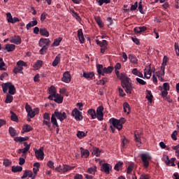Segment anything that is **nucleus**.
<instances>
[{
	"label": "nucleus",
	"mask_w": 179,
	"mask_h": 179,
	"mask_svg": "<svg viewBox=\"0 0 179 179\" xmlns=\"http://www.w3.org/2000/svg\"><path fill=\"white\" fill-rule=\"evenodd\" d=\"M132 74L138 76L142 79H145V77L144 75H143V73H141V72H139V71H138V69H133L132 70Z\"/></svg>",
	"instance_id": "b1692460"
},
{
	"label": "nucleus",
	"mask_w": 179,
	"mask_h": 179,
	"mask_svg": "<svg viewBox=\"0 0 179 179\" xmlns=\"http://www.w3.org/2000/svg\"><path fill=\"white\" fill-rule=\"evenodd\" d=\"M15 142H24L27 141V138L24 137H16L13 139Z\"/></svg>",
	"instance_id": "3c124183"
},
{
	"label": "nucleus",
	"mask_w": 179,
	"mask_h": 179,
	"mask_svg": "<svg viewBox=\"0 0 179 179\" xmlns=\"http://www.w3.org/2000/svg\"><path fill=\"white\" fill-rule=\"evenodd\" d=\"M71 115L72 117H75L76 121H81L83 120V116L82 115V112H80L78 109L77 108H73L72 110V113H71Z\"/></svg>",
	"instance_id": "1a4fd4ad"
},
{
	"label": "nucleus",
	"mask_w": 179,
	"mask_h": 179,
	"mask_svg": "<svg viewBox=\"0 0 179 179\" xmlns=\"http://www.w3.org/2000/svg\"><path fill=\"white\" fill-rule=\"evenodd\" d=\"M95 22L97 23V25H99V28L103 27V23L102 22L100 17H95Z\"/></svg>",
	"instance_id": "ea45409f"
},
{
	"label": "nucleus",
	"mask_w": 179,
	"mask_h": 179,
	"mask_svg": "<svg viewBox=\"0 0 179 179\" xmlns=\"http://www.w3.org/2000/svg\"><path fill=\"white\" fill-rule=\"evenodd\" d=\"M136 80L137 81V83L139 84V85H141L143 86L146 85V82L145 80L139 78H136Z\"/></svg>",
	"instance_id": "864d4df0"
},
{
	"label": "nucleus",
	"mask_w": 179,
	"mask_h": 179,
	"mask_svg": "<svg viewBox=\"0 0 179 179\" xmlns=\"http://www.w3.org/2000/svg\"><path fill=\"white\" fill-rule=\"evenodd\" d=\"M3 164L5 166H9L10 165H11V162L9 159H5Z\"/></svg>",
	"instance_id": "774afa93"
},
{
	"label": "nucleus",
	"mask_w": 179,
	"mask_h": 179,
	"mask_svg": "<svg viewBox=\"0 0 179 179\" xmlns=\"http://www.w3.org/2000/svg\"><path fill=\"white\" fill-rule=\"evenodd\" d=\"M124 165V162H119L116 163L115 166H114V170L116 171H119L121 169H122V166Z\"/></svg>",
	"instance_id": "2f4dec72"
},
{
	"label": "nucleus",
	"mask_w": 179,
	"mask_h": 179,
	"mask_svg": "<svg viewBox=\"0 0 179 179\" xmlns=\"http://www.w3.org/2000/svg\"><path fill=\"white\" fill-rule=\"evenodd\" d=\"M79 150L80 151V154L82 155V158H87L90 155V152L87 150H85L83 148H80Z\"/></svg>",
	"instance_id": "4be33fe9"
},
{
	"label": "nucleus",
	"mask_w": 179,
	"mask_h": 179,
	"mask_svg": "<svg viewBox=\"0 0 179 179\" xmlns=\"http://www.w3.org/2000/svg\"><path fill=\"white\" fill-rule=\"evenodd\" d=\"M39 168H40V163L38 162L34 163V168H33L34 174L36 175L38 173Z\"/></svg>",
	"instance_id": "e433bc0d"
},
{
	"label": "nucleus",
	"mask_w": 179,
	"mask_h": 179,
	"mask_svg": "<svg viewBox=\"0 0 179 179\" xmlns=\"http://www.w3.org/2000/svg\"><path fill=\"white\" fill-rule=\"evenodd\" d=\"M48 99H50V101H55V103L60 104L63 103L64 97L59 94H57L52 96V97H50V96H48Z\"/></svg>",
	"instance_id": "9d476101"
},
{
	"label": "nucleus",
	"mask_w": 179,
	"mask_h": 179,
	"mask_svg": "<svg viewBox=\"0 0 179 179\" xmlns=\"http://www.w3.org/2000/svg\"><path fill=\"white\" fill-rule=\"evenodd\" d=\"M62 40H63L62 38H55L53 43H52V47H58V46H59V44H60V43L62 42Z\"/></svg>",
	"instance_id": "f704fd0d"
},
{
	"label": "nucleus",
	"mask_w": 179,
	"mask_h": 179,
	"mask_svg": "<svg viewBox=\"0 0 179 179\" xmlns=\"http://www.w3.org/2000/svg\"><path fill=\"white\" fill-rule=\"evenodd\" d=\"M43 120L47 121H51V117H50V114L48 113H45V114H43Z\"/></svg>",
	"instance_id": "0e129e2a"
},
{
	"label": "nucleus",
	"mask_w": 179,
	"mask_h": 179,
	"mask_svg": "<svg viewBox=\"0 0 179 179\" xmlns=\"http://www.w3.org/2000/svg\"><path fill=\"white\" fill-rule=\"evenodd\" d=\"M87 134V132H83L82 131H77L76 136L79 139H82V138L86 137Z\"/></svg>",
	"instance_id": "473e14b6"
},
{
	"label": "nucleus",
	"mask_w": 179,
	"mask_h": 179,
	"mask_svg": "<svg viewBox=\"0 0 179 179\" xmlns=\"http://www.w3.org/2000/svg\"><path fill=\"white\" fill-rule=\"evenodd\" d=\"M96 69H97V73L99 76H104V74H110L112 73L114 68L112 66H108L107 68L104 67L102 64L96 65Z\"/></svg>",
	"instance_id": "7ed1b4c3"
},
{
	"label": "nucleus",
	"mask_w": 179,
	"mask_h": 179,
	"mask_svg": "<svg viewBox=\"0 0 179 179\" xmlns=\"http://www.w3.org/2000/svg\"><path fill=\"white\" fill-rule=\"evenodd\" d=\"M147 30L146 27H134V33L137 34H141L143 32H145Z\"/></svg>",
	"instance_id": "6ab92c4d"
},
{
	"label": "nucleus",
	"mask_w": 179,
	"mask_h": 179,
	"mask_svg": "<svg viewBox=\"0 0 179 179\" xmlns=\"http://www.w3.org/2000/svg\"><path fill=\"white\" fill-rule=\"evenodd\" d=\"M1 87L3 88V93H6L8 90H9L10 95H13L16 93V89H15V86L11 83L2 84Z\"/></svg>",
	"instance_id": "423d86ee"
},
{
	"label": "nucleus",
	"mask_w": 179,
	"mask_h": 179,
	"mask_svg": "<svg viewBox=\"0 0 179 179\" xmlns=\"http://www.w3.org/2000/svg\"><path fill=\"white\" fill-rule=\"evenodd\" d=\"M141 159L143 163V166H144L145 169H148L150 166V162L152 159V157H151L148 152H145L141 154Z\"/></svg>",
	"instance_id": "20e7f679"
},
{
	"label": "nucleus",
	"mask_w": 179,
	"mask_h": 179,
	"mask_svg": "<svg viewBox=\"0 0 179 179\" xmlns=\"http://www.w3.org/2000/svg\"><path fill=\"white\" fill-rule=\"evenodd\" d=\"M95 76V73L94 72H83V78L87 80H92Z\"/></svg>",
	"instance_id": "dca6fc26"
},
{
	"label": "nucleus",
	"mask_w": 179,
	"mask_h": 179,
	"mask_svg": "<svg viewBox=\"0 0 179 179\" xmlns=\"http://www.w3.org/2000/svg\"><path fill=\"white\" fill-rule=\"evenodd\" d=\"M146 69H148V71H146ZM145 71H146V72L144 73L145 78L150 79V77H151V73H153L151 71V64L146 66V69H145Z\"/></svg>",
	"instance_id": "aec40b11"
},
{
	"label": "nucleus",
	"mask_w": 179,
	"mask_h": 179,
	"mask_svg": "<svg viewBox=\"0 0 179 179\" xmlns=\"http://www.w3.org/2000/svg\"><path fill=\"white\" fill-rule=\"evenodd\" d=\"M146 92L148 93V95H146V99H148V101H149L150 103H152V94L151 93V91L146 90Z\"/></svg>",
	"instance_id": "c9c22d12"
},
{
	"label": "nucleus",
	"mask_w": 179,
	"mask_h": 179,
	"mask_svg": "<svg viewBox=\"0 0 179 179\" xmlns=\"http://www.w3.org/2000/svg\"><path fill=\"white\" fill-rule=\"evenodd\" d=\"M121 86L124 89V92L129 94H132L134 91V84L129 83L130 79L126 77L125 73L120 74Z\"/></svg>",
	"instance_id": "f257e3e1"
},
{
	"label": "nucleus",
	"mask_w": 179,
	"mask_h": 179,
	"mask_svg": "<svg viewBox=\"0 0 179 179\" xmlns=\"http://www.w3.org/2000/svg\"><path fill=\"white\" fill-rule=\"evenodd\" d=\"M9 41L11 43L16 44L17 45H19L22 43V39H21V37H20V36L15 35V36H12L11 38H10Z\"/></svg>",
	"instance_id": "f8f14e48"
},
{
	"label": "nucleus",
	"mask_w": 179,
	"mask_h": 179,
	"mask_svg": "<svg viewBox=\"0 0 179 179\" xmlns=\"http://www.w3.org/2000/svg\"><path fill=\"white\" fill-rule=\"evenodd\" d=\"M73 169H75V166H69L68 164H63V166L59 165L58 167L55 168V171L60 173H65L73 170Z\"/></svg>",
	"instance_id": "0eeeda50"
},
{
	"label": "nucleus",
	"mask_w": 179,
	"mask_h": 179,
	"mask_svg": "<svg viewBox=\"0 0 179 179\" xmlns=\"http://www.w3.org/2000/svg\"><path fill=\"white\" fill-rule=\"evenodd\" d=\"M103 106H99L96 109L95 113H97V120L99 121H102L103 120Z\"/></svg>",
	"instance_id": "9b49d317"
},
{
	"label": "nucleus",
	"mask_w": 179,
	"mask_h": 179,
	"mask_svg": "<svg viewBox=\"0 0 179 179\" xmlns=\"http://www.w3.org/2000/svg\"><path fill=\"white\" fill-rule=\"evenodd\" d=\"M87 114L90 115L91 119L92 120H95L96 118H97V113L95 111L94 109H89L87 110Z\"/></svg>",
	"instance_id": "5701e85b"
},
{
	"label": "nucleus",
	"mask_w": 179,
	"mask_h": 179,
	"mask_svg": "<svg viewBox=\"0 0 179 179\" xmlns=\"http://www.w3.org/2000/svg\"><path fill=\"white\" fill-rule=\"evenodd\" d=\"M22 70H23L22 66H17L13 69V72L15 74L21 73Z\"/></svg>",
	"instance_id": "a18cd8bd"
},
{
	"label": "nucleus",
	"mask_w": 179,
	"mask_h": 179,
	"mask_svg": "<svg viewBox=\"0 0 179 179\" xmlns=\"http://www.w3.org/2000/svg\"><path fill=\"white\" fill-rule=\"evenodd\" d=\"M11 171L13 173L21 172L22 171V166H13L11 169Z\"/></svg>",
	"instance_id": "37998d69"
},
{
	"label": "nucleus",
	"mask_w": 179,
	"mask_h": 179,
	"mask_svg": "<svg viewBox=\"0 0 179 179\" xmlns=\"http://www.w3.org/2000/svg\"><path fill=\"white\" fill-rule=\"evenodd\" d=\"M138 7V3L136 2V3H134V5L131 6L130 10L135 11L136 10H137Z\"/></svg>",
	"instance_id": "e2e57ef3"
},
{
	"label": "nucleus",
	"mask_w": 179,
	"mask_h": 179,
	"mask_svg": "<svg viewBox=\"0 0 179 179\" xmlns=\"http://www.w3.org/2000/svg\"><path fill=\"white\" fill-rule=\"evenodd\" d=\"M51 120H43L42 122L43 125H46L47 127H48V128H51V124L52 122H50Z\"/></svg>",
	"instance_id": "bf43d9fd"
},
{
	"label": "nucleus",
	"mask_w": 179,
	"mask_h": 179,
	"mask_svg": "<svg viewBox=\"0 0 179 179\" xmlns=\"http://www.w3.org/2000/svg\"><path fill=\"white\" fill-rule=\"evenodd\" d=\"M55 163L52 161H48V162H47V166L50 167V169H55Z\"/></svg>",
	"instance_id": "69168bd1"
},
{
	"label": "nucleus",
	"mask_w": 179,
	"mask_h": 179,
	"mask_svg": "<svg viewBox=\"0 0 179 179\" xmlns=\"http://www.w3.org/2000/svg\"><path fill=\"white\" fill-rule=\"evenodd\" d=\"M132 171H134V164H129V167H127V174H131L132 173Z\"/></svg>",
	"instance_id": "680f3d73"
},
{
	"label": "nucleus",
	"mask_w": 179,
	"mask_h": 179,
	"mask_svg": "<svg viewBox=\"0 0 179 179\" xmlns=\"http://www.w3.org/2000/svg\"><path fill=\"white\" fill-rule=\"evenodd\" d=\"M13 101V96L12 95L6 94V99H5V103H10Z\"/></svg>",
	"instance_id": "a19ab883"
},
{
	"label": "nucleus",
	"mask_w": 179,
	"mask_h": 179,
	"mask_svg": "<svg viewBox=\"0 0 179 179\" xmlns=\"http://www.w3.org/2000/svg\"><path fill=\"white\" fill-rule=\"evenodd\" d=\"M44 155L45 154L43 153V148H40V149L35 151V157H36L38 160L43 161Z\"/></svg>",
	"instance_id": "ddd939ff"
},
{
	"label": "nucleus",
	"mask_w": 179,
	"mask_h": 179,
	"mask_svg": "<svg viewBox=\"0 0 179 179\" xmlns=\"http://www.w3.org/2000/svg\"><path fill=\"white\" fill-rule=\"evenodd\" d=\"M109 122H110V129H112L113 134L115 132V129L120 131L122 129V124L123 123H121L120 121L116 120L115 118H110L109 120Z\"/></svg>",
	"instance_id": "39448f33"
},
{
	"label": "nucleus",
	"mask_w": 179,
	"mask_h": 179,
	"mask_svg": "<svg viewBox=\"0 0 179 179\" xmlns=\"http://www.w3.org/2000/svg\"><path fill=\"white\" fill-rule=\"evenodd\" d=\"M173 48H175V52L176 53V55L179 57V47H178V43H175L173 44Z\"/></svg>",
	"instance_id": "603ef678"
},
{
	"label": "nucleus",
	"mask_w": 179,
	"mask_h": 179,
	"mask_svg": "<svg viewBox=\"0 0 179 179\" xmlns=\"http://www.w3.org/2000/svg\"><path fill=\"white\" fill-rule=\"evenodd\" d=\"M38 33H40V35H41L42 36L48 37L50 36V33L45 27H42L41 29H40V31H38Z\"/></svg>",
	"instance_id": "bb28decb"
},
{
	"label": "nucleus",
	"mask_w": 179,
	"mask_h": 179,
	"mask_svg": "<svg viewBox=\"0 0 179 179\" xmlns=\"http://www.w3.org/2000/svg\"><path fill=\"white\" fill-rule=\"evenodd\" d=\"M62 81L65 83H69L71 81V76H70L69 71L64 73Z\"/></svg>",
	"instance_id": "2eb2a0df"
},
{
	"label": "nucleus",
	"mask_w": 179,
	"mask_h": 179,
	"mask_svg": "<svg viewBox=\"0 0 179 179\" xmlns=\"http://www.w3.org/2000/svg\"><path fill=\"white\" fill-rule=\"evenodd\" d=\"M51 41L49 38H41L38 41V47H48Z\"/></svg>",
	"instance_id": "4468645a"
},
{
	"label": "nucleus",
	"mask_w": 179,
	"mask_h": 179,
	"mask_svg": "<svg viewBox=\"0 0 179 179\" xmlns=\"http://www.w3.org/2000/svg\"><path fill=\"white\" fill-rule=\"evenodd\" d=\"M169 60V59H168L166 56H164V57H163V62H162L161 67H166V63L168 62Z\"/></svg>",
	"instance_id": "5fc2aeb1"
},
{
	"label": "nucleus",
	"mask_w": 179,
	"mask_h": 179,
	"mask_svg": "<svg viewBox=\"0 0 179 179\" xmlns=\"http://www.w3.org/2000/svg\"><path fill=\"white\" fill-rule=\"evenodd\" d=\"M101 151L99 148H95L92 151V155H95L96 157H100Z\"/></svg>",
	"instance_id": "8fccbe9b"
},
{
	"label": "nucleus",
	"mask_w": 179,
	"mask_h": 179,
	"mask_svg": "<svg viewBox=\"0 0 179 179\" xmlns=\"http://www.w3.org/2000/svg\"><path fill=\"white\" fill-rule=\"evenodd\" d=\"M97 3H99V6H102L103 3L109 4L110 3V0H96Z\"/></svg>",
	"instance_id": "49530a36"
},
{
	"label": "nucleus",
	"mask_w": 179,
	"mask_h": 179,
	"mask_svg": "<svg viewBox=\"0 0 179 179\" xmlns=\"http://www.w3.org/2000/svg\"><path fill=\"white\" fill-rule=\"evenodd\" d=\"M127 143H129V140H127V138H126L125 137H122V148H125L126 145H127Z\"/></svg>",
	"instance_id": "13d9d810"
},
{
	"label": "nucleus",
	"mask_w": 179,
	"mask_h": 179,
	"mask_svg": "<svg viewBox=\"0 0 179 179\" xmlns=\"http://www.w3.org/2000/svg\"><path fill=\"white\" fill-rule=\"evenodd\" d=\"M37 24H38V21L36 20L29 22V23H28L26 26L27 30H29L30 28L35 27Z\"/></svg>",
	"instance_id": "72a5a7b5"
},
{
	"label": "nucleus",
	"mask_w": 179,
	"mask_h": 179,
	"mask_svg": "<svg viewBox=\"0 0 179 179\" xmlns=\"http://www.w3.org/2000/svg\"><path fill=\"white\" fill-rule=\"evenodd\" d=\"M23 145L25 146L24 148L18 150V154H26L27 152L29 150L30 144L28 145L27 142L23 143Z\"/></svg>",
	"instance_id": "a211bd4d"
},
{
	"label": "nucleus",
	"mask_w": 179,
	"mask_h": 179,
	"mask_svg": "<svg viewBox=\"0 0 179 179\" xmlns=\"http://www.w3.org/2000/svg\"><path fill=\"white\" fill-rule=\"evenodd\" d=\"M10 114H11V117H10L11 120L15 122H17L18 121L17 115H16V114H15V113H13V111H10Z\"/></svg>",
	"instance_id": "c03bdc74"
},
{
	"label": "nucleus",
	"mask_w": 179,
	"mask_h": 179,
	"mask_svg": "<svg viewBox=\"0 0 179 179\" xmlns=\"http://www.w3.org/2000/svg\"><path fill=\"white\" fill-rule=\"evenodd\" d=\"M137 8L141 14H144V11L143 10V6L141 5V1L138 3V7Z\"/></svg>",
	"instance_id": "338daca9"
},
{
	"label": "nucleus",
	"mask_w": 179,
	"mask_h": 179,
	"mask_svg": "<svg viewBox=\"0 0 179 179\" xmlns=\"http://www.w3.org/2000/svg\"><path fill=\"white\" fill-rule=\"evenodd\" d=\"M7 21L8 23L15 24V23H17V22H20V19H18L16 17H13V18L12 20H9Z\"/></svg>",
	"instance_id": "4d7b16f0"
},
{
	"label": "nucleus",
	"mask_w": 179,
	"mask_h": 179,
	"mask_svg": "<svg viewBox=\"0 0 179 179\" xmlns=\"http://www.w3.org/2000/svg\"><path fill=\"white\" fill-rule=\"evenodd\" d=\"M141 133H139L138 131H136L134 133V141L138 143L139 145L141 144Z\"/></svg>",
	"instance_id": "cd10ccee"
},
{
	"label": "nucleus",
	"mask_w": 179,
	"mask_h": 179,
	"mask_svg": "<svg viewBox=\"0 0 179 179\" xmlns=\"http://www.w3.org/2000/svg\"><path fill=\"white\" fill-rule=\"evenodd\" d=\"M77 35L78 36L79 43L80 44L84 43V36H83V31H82V29H79L77 31Z\"/></svg>",
	"instance_id": "412c9836"
},
{
	"label": "nucleus",
	"mask_w": 179,
	"mask_h": 179,
	"mask_svg": "<svg viewBox=\"0 0 179 179\" xmlns=\"http://www.w3.org/2000/svg\"><path fill=\"white\" fill-rule=\"evenodd\" d=\"M41 67H43V61L38 60V62L35 63V66H34V68H35V69H40Z\"/></svg>",
	"instance_id": "79ce46f5"
},
{
	"label": "nucleus",
	"mask_w": 179,
	"mask_h": 179,
	"mask_svg": "<svg viewBox=\"0 0 179 179\" xmlns=\"http://www.w3.org/2000/svg\"><path fill=\"white\" fill-rule=\"evenodd\" d=\"M96 44H97L99 48H101L100 52L103 55L106 50H107L108 49L107 46L108 45V42L106 40H103L102 41L96 40Z\"/></svg>",
	"instance_id": "6e6552de"
},
{
	"label": "nucleus",
	"mask_w": 179,
	"mask_h": 179,
	"mask_svg": "<svg viewBox=\"0 0 179 179\" xmlns=\"http://www.w3.org/2000/svg\"><path fill=\"white\" fill-rule=\"evenodd\" d=\"M127 109L129 110V104L127 102L124 103V112L127 113L128 114L129 112H127Z\"/></svg>",
	"instance_id": "052dcab7"
},
{
	"label": "nucleus",
	"mask_w": 179,
	"mask_h": 179,
	"mask_svg": "<svg viewBox=\"0 0 179 179\" xmlns=\"http://www.w3.org/2000/svg\"><path fill=\"white\" fill-rule=\"evenodd\" d=\"M9 134L12 137H15L17 135L16 134V130L11 127H9Z\"/></svg>",
	"instance_id": "de8ad7c7"
},
{
	"label": "nucleus",
	"mask_w": 179,
	"mask_h": 179,
	"mask_svg": "<svg viewBox=\"0 0 179 179\" xmlns=\"http://www.w3.org/2000/svg\"><path fill=\"white\" fill-rule=\"evenodd\" d=\"M15 45L13 44H6L5 48H3V50H6L8 52H12L15 50Z\"/></svg>",
	"instance_id": "f3484780"
},
{
	"label": "nucleus",
	"mask_w": 179,
	"mask_h": 179,
	"mask_svg": "<svg viewBox=\"0 0 179 179\" xmlns=\"http://www.w3.org/2000/svg\"><path fill=\"white\" fill-rule=\"evenodd\" d=\"M23 66H27L26 62L21 60L17 62V67H23Z\"/></svg>",
	"instance_id": "6e6d98bb"
},
{
	"label": "nucleus",
	"mask_w": 179,
	"mask_h": 179,
	"mask_svg": "<svg viewBox=\"0 0 179 179\" xmlns=\"http://www.w3.org/2000/svg\"><path fill=\"white\" fill-rule=\"evenodd\" d=\"M96 171V166H92L91 168L87 169V173L89 174H92V176H95Z\"/></svg>",
	"instance_id": "58836bf2"
},
{
	"label": "nucleus",
	"mask_w": 179,
	"mask_h": 179,
	"mask_svg": "<svg viewBox=\"0 0 179 179\" xmlns=\"http://www.w3.org/2000/svg\"><path fill=\"white\" fill-rule=\"evenodd\" d=\"M129 59L131 63H133L134 64L138 63L137 57L132 54L129 55Z\"/></svg>",
	"instance_id": "7c9ffc66"
},
{
	"label": "nucleus",
	"mask_w": 179,
	"mask_h": 179,
	"mask_svg": "<svg viewBox=\"0 0 179 179\" xmlns=\"http://www.w3.org/2000/svg\"><path fill=\"white\" fill-rule=\"evenodd\" d=\"M48 93L50 94V98L55 95L59 94H57V90L53 85H51L50 88H48Z\"/></svg>",
	"instance_id": "393cba45"
},
{
	"label": "nucleus",
	"mask_w": 179,
	"mask_h": 179,
	"mask_svg": "<svg viewBox=\"0 0 179 179\" xmlns=\"http://www.w3.org/2000/svg\"><path fill=\"white\" fill-rule=\"evenodd\" d=\"M60 62V54L57 55L55 58L53 62H52V66L55 67L57 66Z\"/></svg>",
	"instance_id": "c756f323"
},
{
	"label": "nucleus",
	"mask_w": 179,
	"mask_h": 179,
	"mask_svg": "<svg viewBox=\"0 0 179 179\" xmlns=\"http://www.w3.org/2000/svg\"><path fill=\"white\" fill-rule=\"evenodd\" d=\"M40 48H42L40 49V50L38 51V53H40V55H45L47 52V50H48V46H40Z\"/></svg>",
	"instance_id": "4c0bfd02"
},
{
	"label": "nucleus",
	"mask_w": 179,
	"mask_h": 179,
	"mask_svg": "<svg viewBox=\"0 0 179 179\" xmlns=\"http://www.w3.org/2000/svg\"><path fill=\"white\" fill-rule=\"evenodd\" d=\"M102 169H103L104 173L109 174V171L112 169V166L108 164H102Z\"/></svg>",
	"instance_id": "a878e982"
},
{
	"label": "nucleus",
	"mask_w": 179,
	"mask_h": 179,
	"mask_svg": "<svg viewBox=\"0 0 179 179\" xmlns=\"http://www.w3.org/2000/svg\"><path fill=\"white\" fill-rule=\"evenodd\" d=\"M27 113H28V116H29L30 118H34L35 115H36L38 113V108H34V110Z\"/></svg>",
	"instance_id": "c85d7f7f"
},
{
	"label": "nucleus",
	"mask_w": 179,
	"mask_h": 179,
	"mask_svg": "<svg viewBox=\"0 0 179 179\" xmlns=\"http://www.w3.org/2000/svg\"><path fill=\"white\" fill-rule=\"evenodd\" d=\"M67 117L66 113L65 112H60L58 110H55V113L52 114L51 122L53 126V128L59 127L58 122H57V119L60 122H63Z\"/></svg>",
	"instance_id": "f03ea898"
},
{
	"label": "nucleus",
	"mask_w": 179,
	"mask_h": 179,
	"mask_svg": "<svg viewBox=\"0 0 179 179\" xmlns=\"http://www.w3.org/2000/svg\"><path fill=\"white\" fill-rule=\"evenodd\" d=\"M32 129H33V128H31V127H30V125L25 124V125L23 126L24 132H29Z\"/></svg>",
	"instance_id": "09e8293b"
}]
</instances>
